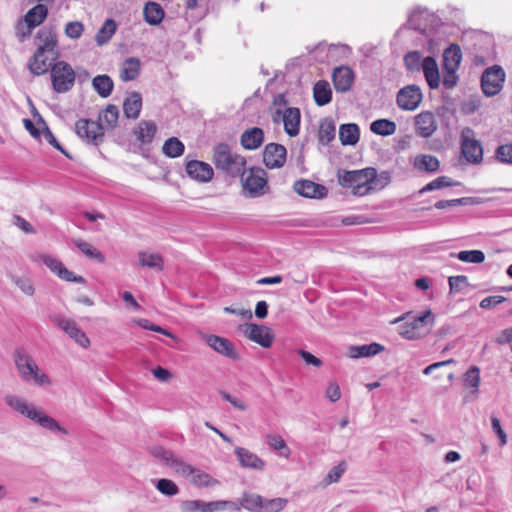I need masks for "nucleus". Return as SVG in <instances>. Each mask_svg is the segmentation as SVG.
I'll return each instance as SVG.
<instances>
[{
	"label": "nucleus",
	"mask_w": 512,
	"mask_h": 512,
	"mask_svg": "<svg viewBox=\"0 0 512 512\" xmlns=\"http://www.w3.org/2000/svg\"><path fill=\"white\" fill-rule=\"evenodd\" d=\"M5 403L11 409L37 423L44 429L60 432L64 435L68 434L67 429L62 427L54 418L22 397L8 395L5 397Z\"/></svg>",
	"instance_id": "1"
},
{
	"label": "nucleus",
	"mask_w": 512,
	"mask_h": 512,
	"mask_svg": "<svg viewBox=\"0 0 512 512\" xmlns=\"http://www.w3.org/2000/svg\"><path fill=\"white\" fill-rule=\"evenodd\" d=\"M377 182V171L373 167L338 172V183L344 188H351L356 196H365L376 191Z\"/></svg>",
	"instance_id": "2"
},
{
	"label": "nucleus",
	"mask_w": 512,
	"mask_h": 512,
	"mask_svg": "<svg viewBox=\"0 0 512 512\" xmlns=\"http://www.w3.org/2000/svg\"><path fill=\"white\" fill-rule=\"evenodd\" d=\"M13 359L23 381L38 386L51 385L50 378L40 370L33 357L25 349L17 348L13 353Z\"/></svg>",
	"instance_id": "3"
},
{
	"label": "nucleus",
	"mask_w": 512,
	"mask_h": 512,
	"mask_svg": "<svg viewBox=\"0 0 512 512\" xmlns=\"http://www.w3.org/2000/svg\"><path fill=\"white\" fill-rule=\"evenodd\" d=\"M212 160L216 169L232 177L243 174L246 165V159L233 153L230 146L225 143L214 147Z\"/></svg>",
	"instance_id": "4"
},
{
	"label": "nucleus",
	"mask_w": 512,
	"mask_h": 512,
	"mask_svg": "<svg viewBox=\"0 0 512 512\" xmlns=\"http://www.w3.org/2000/svg\"><path fill=\"white\" fill-rule=\"evenodd\" d=\"M406 320L399 326V334L407 340H418L425 337L434 325V314L428 310L419 316L410 317L409 314L395 320Z\"/></svg>",
	"instance_id": "5"
},
{
	"label": "nucleus",
	"mask_w": 512,
	"mask_h": 512,
	"mask_svg": "<svg viewBox=\"0 0 512 512\" xmlns=\"http://www.w3.org/2000/svg\"><path fill=\"white\" fill-rule=\"evenodd\" d=\"M52 87L57 93H65L72 89L75 82V72L70 64L58 61L50 69Z\"/></svg>",
	"instance_id": "6"
},
{
	"label": "nucleus",
	"mask_w": 512,
	"mask_h": 512,
	"mask_svg": "<svg viewBox=\"0 0 512 512\" xmlns=\"http://www.w3.org/2000/svg\"><path fill=\"white\" fill-rule=\"evenodd\" d=\"M461 153L471 164H480L483 160L482 144L475 139L474 131L470 128H465L461 132Z\"/></svg>",
	"instance_id": "7"
},
{
	"label": "nucleus",
	"mask_w": 512,
	"mask_h": 512,
	"mask_svg": "<svg viewBox=\"0 0 512 512\" xmlns=\"http://www.w3.org/2000/svg\"><path fill=\"white\" fill-rule=\"evenodd\" d=\"M76 134L89 144L99 145L103 141V124L88 119H80L75 124Z\"/></svg>",
	"instance_id": "8"
},
{
	"label": "nucleus",
	"mask_w": 512,
	"mask_h": 512,
	"mask_svg": "<svg viewBox=\"0 0 512 512\" xmlns=\"http://www.w3.org/2000/svg\"><path fill=\"white\" fill-rule=\"evenodd\" d=\"M505 81V72L502 67L494 65L487 68L481 77V87L486 96L498 94Z\"/></svg>",
	"instance_id": "9"
},
{
	"label": "nucleus",
	"mask_w": 512,
	"mask_h": 512,
	"mask_svg": "<svg viewBox=\"0 0 512 512\" xmlns=\"http://www.w3.org/2000/svg\"><path fill=\"white\" fill-rule=\"evenodd\" d=\"M423 94L418 85L412 84L401 88L396 96V102L404 111L416 110L422 102Z\"/></svg>",
	"instance_id": "10"
},
{
	"label": "nucleus",
	"mask_w": 512,
	"mask_h": 512,
	"mask_svg": "<svg viewBox=\"0 0 512 512\" xmlns=\"http://www.w3.org/2000/svg\"><path fill=\"white\" fill-rule=\"evenodd\" d=\"M52 321L82 348L90 346V340L86 333L74 320L56 315L52 317Z\"/></svg>",
	"instance_id": "11"
},
{
	"label": "nucleus",
	"mask_w": 512,
	"mask_h": 512,
	"mask_svg": "<svg viewBox=\"0 0 512 512\" xmlns=\"http://www.w3.org/2000/svg\"><path fill=\"white\" fill-rule=\"evenodd\" d=\"M242 176L243 187L246 189L250 195L258 196L263 193V189L267 185L266 173L263 169L260 168H251L248 175Z\"/></svg>",
	"instance_id": "12"
},
{
	"label": "nucleus",
	"mask_w": 512,
	"mask_h": 512,
	"mask_svg": "<svg viewBox=\"0 0 512 512\" xmlns=\"http://www.w3.org/2000/svg\"><path fill=\"white\" fill-rule=\"evenodd\" d=\"M244 334L251 341L259 344L263 348H269L272 345L274 336L271 330L263 325L249 323L244 326Z\"/></svg>",
	"instance_id": "13"
},
{
	"label": "nucleus",
	"mask_w": 512,
	"mask_h": 512,
	"mask_svg": "<svg viewBox=\"0 0 512 512\" xmlns=\"http://www.w3.org/2000/svg\"><path fill=\"white\" fill-rule=\"evenodd\" d=\"M286 148L277 143H269L263 151V162L269 169L280 168L286 161Z\"/></svg>",
	"instance_id": "14"
},
{
	"label": "nucleus",
	"mask_w": 512,
	"mask_h": 512,
	"mask_svg": "<svg viewBox=\"0 0 512 512\" xmlns=\"http://www.w3.org/2000/svg\"><path fill=\"white\" fill-rule=\"evenodd\" d=\"M203 339L208 344V346L217 353L222 354L230 359H238V353L233 343L229 339L212 334L203 335Z\"/></svg>",
	"instance_id": "15"
},
{
	"label": "nucleus",
	"mask_w": 512,
	"mask_h": 512,
	"mask_svg": "<svg viewBox=\"0 0 512 512\" xmlns=\"http://www.w3.org/2000/svg\"><path fill=\"white\" fill-rule=\"evenodd\" d=\"M186 172L190 178L201 183L211 181L214 176V171L211 165L198 160H191L187 162Z\"/></svg>",
	"instance_id": "16"
},
{
	"label": "nucleus",
	"mask_w": 512,
	"mask_h": 512,
	"mask_svg": "<svg viewBox=\"0 0 512 512\" xmlns=\"http://www.w3.org/2000/svg\"><path fill=\"white\" fill-rule=\"evenodd\" d=\"M294 191L306 198H324L327 195V188L311 180H298L294 183Z\"/></svg>",
	"instance_id": "17"
},
{
	"label": "nucleus",
	"mask_w": 512,
	"mask_h": 512,
	"mask_svg": "<svg viewBox=\"0 0 512 512\" xmlns=\"http://www.w3.org/2000/svg\"><path fill=\"white\" fill-rule=\"evenodd\" d=\"M416 133L423 138L431 137L437 130V123L432 112L424 111L415 116Z\"/></svg>",
	"instance_id": "18"
},
{
	"label": "nucleus",
	"mask_w": 512,
	"mask_h": 512,
	"mask_svg": "<svg viewBox=\"0 0 512 512\" xmlns=\"http://www.w3.org/2000/svg\"><path fill=\"white\" fill-rule=\"evenodd\" d=\"M40 45L37 50L48 53L52 60L58 57L56 33L52 28H42L38 32Z\"/></svg>",
	"instance_id": "19"
},
{
	"label": "nucleus",
	"mask_w": 512,
	"mask_h": 512,
	"mask_svg": "<svg viewBox=\"0 0 512 512\" xmlns=\"http://www.w3.org/2000/svg\"><path fill=\"white\" fill-rule=\"evenodd\" d=\"M332 78L337 92H347L352 86L354 73L351 68L340 66L334 69Z\"/></svg>",
	"instance_id": "20"
},
{
	"label": "nucleus",
	"mask_w": 512,
	"mask_h": 512,
	"mask_svg": "<svg viewBox=\"0 0 512 512\" xmlns=\"http://www.w3.org/2000/svg\"><path fill=\"white\" fill-rule=\"evenodd\" d=\"M301 113L296 107H289L284 110L282 122L284 123V130L290 137H295L299 134Z\"/></svg>",
	"instance_id": "21"
},
{
	"label": "nucleus",
	"mask_w": 512,
	"mask_h": 512,
	"mask_svg": "<svg viewBox=\"0 0 512 512\" xmlns=\"http://www.w3.org/2000/svg\"><path fill=\"white\" fill-rule=\"evenodd\" d=\"M480 369L477 366H472L463 375V384L470 392L465 396V401L474 400L478 397L480 386Z\"/></svg>",
	"instance_id": "22"
},
{
	"label": "nucleus",
	"mask_w": 512,
	"mask_h": 512,
	"mask_svg": "<svg viewBox=\"0 0 512 512\" xmlns=\"http://www.w3.org/2000/svg\"><path fill=\"white\" fill-rule=\"evenodd\" d=\"M235 454L239 460V463L244 468H250L254 470H263L265 463L256 454L250 452L246 448L237 447Z\"/></svg>",
	"instance_id": "23"
},
{
	"label": "nucleus",
	"mask_w": 512,
	"mask_h": 512,
	"mask_svg": "<svg viewBox=\"0 0 512 512\" xmlns=\"http://www.w3.org/2000/svg\"><path fill=\"white\" fill-rule=\"evenodd\" d=\"M462 59L461 49L457 44H451L443 52V69L457 72Z\"/></svg>",
	"instance_id": "24"
},
{
	"label": "nucleus",
	"mask_w": 512,
	"mask_h": 512,
	"mask_svg": "<svg viewBox=\"0 0 512 512\" xmlns=\"http://www.w3.org/2000/svg\"><path fill=\"white\" fill-rule=\"evenodd\" d=\"M264 141V132L259 127L245 130L241 135V145L247 150L259 148Z\"/></svg>",
	"instance_id": "25"
},
{
	"label": "nucleus",
	"mask_w": 512,
	"mask_h": 512,
	"mask_svg": "<svg viewBox=\"0 0 512 512\" xmlns=\"http://www.w3.org/2000/svg\"><path fill=\"white\" fill-rule=\"evenodd\" d=\"M423 64L421 70H423L428 86L431 89L438 88L440 85V75L436 60L431 56L424 57Z\"/></svg>",
	"instance_id": "26"
},
{
	"label": "nucleus",
	"mask_w": 512,
	"mask_h": 512,
	"mask_svg": "<svg viewBox=\"0 0 512 512\" xmlns=\"http://www.w3.org/2000/svg\"><path fill=\"white\" fill-rule=\"evenodd\" d=\"M157 127L153 121L142 120L134 129L133 134L141 145L150 144L156 134Z\"/></svg>",
	"instance_id": "27"
},
{
	"label": "nucleus",
	"mask_w": 512,
	"mask_h": 512,
	"mask_svg": "<svg viewBox=\"0 0 512 512\" xmlns=\"http://www.w3.org/2000/svg\"><path fill=\"white\" fill-rule=\"evenodd\" d=\"M51 56L48 53L36 50L33 57L29 61V69L34 75H42L49 70Z\"/></svg>",
	"instance_id": "28"
},
{
	"label": "nucleus",
	"mask_w": 512,
	"mask_h": 512,
	"mask_svg": "<svg viewBox=\"0 0 512 512\" xmlns=\"http://www.w3.org/2000/svg\"><path fill=\"white\" fill-rule=\"evenodd\" d=\"M142 108V96L138 92H132L123 103V112L128 119H137Z\"/></svg>",
	"instance_id": "29"
},
{
	"label": "nucleus",
	"mask_w": 512,
	"mask_h": 512,
	"mask_svg": "<svg viewBox=\"0 0 512 512\" xmlns=\"http://www.w3.org/2000/svg\"><path fill=\"white\" fill-rule=\"evenodd\" d=\"M360 137V129L355 123H347L342 124L339 128V139L341 144L346 145H355L359 141Z\"/></svg>",
	"instance_id": "30"
},
{
	"label": "nucleus",
	"mask_w": 512,
	"mask_h": 512,
	"mask_svg": "<svg viewBox=\"0 0 512 512\" xmlns=\"http://www.w3.org/2000/svg\"><path fill=\"white\" fill-rule=\"evenodd\" d=\"M141 62L136 57L127 58L121 67L120 78L122 81H132L137 78L140 73Z\"/></svg>",
	"instance_id": "31"
},
{
	"label": "nucleus",
	"mask_w": 512,
	"mask_h": 512,
	"mask_svg": "<svg viewBox=\"0 0 512 512\" xmlns=\"http://www.w3.org/2000/svg\"><path fill=\"white\" fill-rule=\"evenodd\" d=\"M414 167L421 172L434 173L439 170L440 162L430 154H420L414 159Z\"/></svg>",
	"instance_id": "32"
},
{
	"label": "nucleus",
	"mask_w": 512,
	"mask_h": 512,
	"mask_svg": "<svg viewBox=\"0 0 512 512\" xmlns=\"http://www.w3.org/2000/svg\"><path fill=\"white\" fill-rule=\"evenodd\" d=\"M143 14L145 21L153 26L160 24L165 16L163 8L156 2L146 3Z\"/></svg>",
	"instance_id": "33"
},
{
	"label": "nucleus",
	"mask_w": 512,
	"mask_h": 512,
	"mask_svg": "<svg viewBox=\"0 0 512 512\" xmlns=\"http://www.w3.org/2000/svg\"><path fill=\"white\" fill-rule=\"evenodd\" d=\"M384 350V346L379 343L365 344L361 346L349 347V356L351 358L371 357Z\"/></svg>",
	"instance_id": "34"
},
{
	"label": "nucleus",
	"mask_w": 512,
	"mask_h": 512,
	"mask_svg": "<svg viewBox=\"0 0 512 512\" xmlns=\"http://www.w3.org/2000/svg\"><path fill=\"white\" fill-rule=\"evenodd\" d=\"M47 14V7L43 4H37L25 15V22L30 29L35 28L46 19Z\"/></svg>",
	"instance_id": "35"
},
{
	"label": "nucleus",
	"mask_w": 512,
	"mask_h": 512,
	"mask_svg": "<svg viewBox=\"0 0 512 512\" xmlns=\"http://www.w3.org/2000/svg\"><path fill=\"white\" fill-rule=\"evenodd\" d=\"M314 100L318 106L328 104L332 99V90L330 85L325 80H320L315 83L313 88Z\"/></svg>",
	"instance_id": "36"
},
{
	"label": "nucleus",
	"mask_w": 512,
	"mask_h": 512,
	"mask_svg": "<svg viewBox=\"0 0 512 512\" xmlns=\"http://www.w3.org/2000/svg\"><path fill=\"white\" fill-rule=\"evenodd\" d=\"M92 87L102 98H107L111 95L114 83L113 80L106 74L97 75L92 80Z\"/></svg>",
	"instance_id": "37"
},
{
	"label": "nucleus",
	"mask_w": 512,
	"mask_h": 512,
	"mask_svg": "<svg viewBox=\"0 0 512 512\" xmlns=\"http://www.w3.org/2000/svg\"><path fill=\"white\" fill-rule=\"evenodd\" d=\"M190 481L193 485L202 487H214L220 484V482L213 478L210 474L197 469L194 467V472L190 474Z\"/></svg>",
	"instance_id": "38"
},
{
	"label": "nucleus",
	"mask_w": 512,
	"mask_h": 512,
	"mask_svg": "<svg viewBox=\"0 0 512 512\" xmlns=\"http://www.w3.org/2000/svg\"><path fill=\"white\" fill-rule=\"evenodd\" d=\"M117 29V24L113 19H107L95 35V41L102 46L110 41Z\"/></svg>",
	"instance_id": "39"
},
{
	"label": "nucleus",
	"mask_w": 512,
	"mask_h": 512,
	"mask_svg": "<svg viewBox=\"0 0 512 512\" xmlns=\"http://www.w3.org/2000/svg\"><path fill=\"white\" fill-rule=\"evenodd\" d=\"M138 260L142 267H148L157 271H162L164 268L163 258L156 253L139 252Z\"/></svg>",
	"instance_id": "40"
},
{
	"label": "nucleus",
	"mask_w": 512,
	"mask_h": 512,
	"mask_svg": "<svg viewBox=\"0 0 512 512\" xmlns=\"http://www.w3.org/2000/svg\"><path fill=\"white\" fill-rule=\"evenodd\" d=\"M119 118V109L116 105L109 104L99 115V123H104L107 129H114Z\"/></svg>",
	"instance_id": "41"
},
{
	"label": "nucleus",
	"mask_w": 512,
	"mask_h": 512,
	"mask_svg": "<svg viewBox=\"0 0 512 512\" xmlns=\"http://www.w3.org/2000/svg\"><path fill=\"white\" fill-rule=\"evenodd\" d=\"M397 126L395 122L388 119H377L370 125V130L374 134L380 136H390L396 132Z\"/></svg>",
	"instance_id": "42"
},
{
	"label": "nucleus",
	"mask_w": 512,
	"mask_h": 512,
	"mask_svg": "<svg viewBox=\"0 0 512 512\" xmlns=\"http://www.w3.org/2000/svg\"><path fill=\"white\" fill-rule=\"evenodd\" d=\"M185 150L184 144L176 137L167 139L163 146L162 152L169 158H177L183 155Z\"/></svg>",
	"instance_id": "43"
},
{
	"label": "nucleus",
	"mask_w": 512,
	"mask_h": 512,
	"mask_svg": "<svg viewBox=\"0 0 512 512\" xmlns=\"http://www.w3.org/2000/svg\"><path fill=\"white\" fill-rule=\"evenodd\" d=\"M262 498L263 497L259 494L245 492L243 493L238 506H240V510L244 508L250 512H259Z\"/></svg>",
	"instance_id": "44"
},
{
	"label": "nucleus",
	"mask_w": 512,
	"mask_h": 512,
	"mask_svg": "<svg viewBox=\"0 0 512 512\" xmlns=\"http://www.w3.org/2000/svg\"><path fill=\"white\" fill-rule=\"evenodd\" d=\"M335 123L333 120L325 118L321 121L319 127V141L322 144H328L335 138Z\"/></svg>",
	"instance_id": "45"
},
{
	"label": "nucleus",
	"mask_w": 512,
	"mask_h": 512,
	"mask_svg": "<svg viewBox=\"0 0 512 512\" xmlns=\"http://www.w3.org/2000/svg\"><path fill=\"white\" fill-rule=\"evenodd\" d=\"M228 509L240 511V506L238 503L228 500L204 502L203 512H220Z\"/></svg>",
	"instance_id": "46"
},
{
	"label": "nucleus",
	"mask_w": 512,
	"mask_h": 512,
	"mask_svg": "<svg viewBox=\"0 0 512 512\" xmlns=\"http://www.w3.org/2000/svg\"><path fill=\"white\" fill-rule=\"evenodd\" d=\"M73 243L88 258L94 259L99 263H103L105 261L104 255L88 242L81 239H76L73 241Z\"/></svg>",
	"instance_id": "47"
},
{
	"label": "nucleus",
	"mask_w": 512,
	"mask_h": 512,
	"mask_svg": "<svg viewBox=\"0 0 512 512\" xmlns=\"http://www.w3.org/2000/svg\"><path fill=\"white\" fill-rule=\"evenodd\" d=\"M267 444L271 449L278 451L281 457L288 458L291 454L289 447L280 435H267Z\"/></svg>",
	"instance_id": "48"
},
{
	"label": "nucleus",
	"mask_w": 512,
	"mask_h": 512,
	"mask_svg": "<svg viewBox=\"0 0 512 512\" xmlns=\"http://www.w3.org/2000/svg\"><path fill=\"white\" fill-rule=\"evenodd\" d=\"M288 503L286 498L277 497L272 499L262 498V503L259 512H280Z\"/></svg>",
	"instance_id": "49"
},
{
	"label": "nucleus",
	"mask_w": 512,
	"mask_h": 512,
	"mask_svg": "<svg viewBox=\"0 0 512 512\" xmlns=\"http://www.w3.org/2000/svg\"><path fill=\"white\" fill-rule=\"evenodd\" d=\"M405 67L411 72H419L423 67L424 58L419 51H410L403 58Z\"/></svg>",
	"instance_id": "50"
},
{
	"label": "nucleus",
	"mask_w": 512,
	"mask_h": 512,
	"mask_svg": "<svg viewBox=\"0 0 512 512\" xmlns=\"http://www.w3.org/2000/svg\"><path fill=\"white\" fill-rule=\"evenodd\" d=\"M451 257H456L462 262L479 264L485 260V255L481 250L460 251L459 253H451Z\"/></svg>",
	"instance_id": "51"
},
{
	"label": "nucleus",
	"mask_w": 512,
	"mask_h": 512,
	"mask_svg": "<svg viewBox=\"0 0 512 512\" xmlns=\"http://www.w3.org/2000/svg\"><path fill=\"white\" fill-rule=\"evenodd\" d=\"M156 489L163 495L173 497L179 493V487L170 479L162 478L155 481Z\"/></svg>",
	"instance_id": "52"
},
{
	"label": "nucleus",
	"mask_w": 512,
	"mask_h": 512,
	"mask_svg": "<svg viewBox=\"0 0 512 512\" xmlns=\"http://www.w3.org/2000/svg\"><path fill=\"white\" fill-rule=\"evenodd\" d=\"M453 185H455V183L452 182V180L449 177H447V176H440V177L432 180L428 184H426L419 191V193L423 194V193H426V192H430V191H433V190H438V189H441V188H444V187H450V186H453Z\"/></svg>",
	"instance_id": "53"
},
{
	"label": "nucleus",
	"mask_w": 512,
	"mask_h": 512,
	"mask_svg": "<svg viewBox=\"0 0 512 512\" xmlns=\"http://www.w3.org/2000/svg\"><path fill=\"white\" fill-rule=\"evenodd\" d=\"M12 282L27 296H34L35 287L31 279L27 277L12 276Z\"/></svg>",
	"instance_id": "54"
},
{
	"label": "nucleus",
	"mask_w": 512,
	"mask_h": 512,
	"mask_svg": "<svg viewBox=\"0 0 512 512\" xmlns=\"http://www.w3.org/2000/svg\"><path fill=\"white\" fill-rule=\"evenodd\" d=\"M346 468L347 465L345 461H341L338 465L334 466L324 478V484L330 485L332 483H337L345 473Z\"/></svg>",
	"instance_id": "55"
},
{
	"label": "nucleus",
	"mask_w": 512,
	"mask_h": 512,
	"mask_svg": "<svg viewBox=\"0 0 512 512\" xmlns=\"http://www.w3.org/2000/svg\"><path fill=\"white\" fill-rule=\"evenodd\" d=\"M171 468L175 470L176 473L180 474L183 477H189L191 473L194 472V467L182 459L174 456L173 460L169 464Z\"/></svg>",
	"instance_id": "56"
},
{
	"label": "nucleus",
	"mask_w": 512,
	"mask_h": 512,
	"mask_svg": "<svg viewBox=\"0 0 512 512\" xmlns=\"http://www.w3.org/2000/svg\"><path fill=\"white\" fill-rule=\"evenodd\" d=\"M495 157L501 163L512 165V144L498 146L495 151Z\"/></svg>",
	"instance_id": "57"
},
{
	"label": "nucleus",
	"mask_w": 512,
	"mask_h": 512,
	"mask_svg": "<svg viewBox=\"0 0 512 512\" xmlns=\"http://www.w3.org/2000/svg\"><path fill=\"white\" fill-rule=\"evenodd\" d=\"M83 32L84 25L80 21H71L65 26V35L70 39H79Z\"/></svg>",
	"instance_id": "58"
},
{
	"label": "nucleus",
	"mask_w": 512,
	"mask_h": 512,
	"mask_svg": "<svg viewBox=\"0 0 512 512\" xmlns=\"http://www.w3.org/2000/svg\"><path fill=\"white\" fill-rule=\"evenodd\" d=\"M448 282L452 293H459L468 286V278L464 275L451 276Z\"/></svg>",
	"instance_id": "59"
},
{
	"label": "nucleus",
	"mask_w": 512,
	"mask_h": 512,
	"mask_svg": "<svg viewBox=\"0 0 512 512\" xmlns=\"http://www.w3.org/2000/svg\"><path fill=\"white\" fill-rule=\"evenodd\" d=\"M150 452L155 458L163 461L168 466L174 458L172 451L167 450L161 446H155L151 448Z\"/></svg>",
	"instance_id": "60"
},
{
	"label": "nucleus",
	"mask_w": 512,
	"mask_h": 512,
	"mask_svg": "<svg viewBox=\"0 0 512 512\" xmlns=\"http://www.w3.org/2000/svg\"><path fill=\"white\" fill-rule=\"evenodd\" d=\"M204 501L184 500L180 503L181 512H203Z\"/></svg>",
	"instance_id": "61"
},
{
	"label": "nucleus",
	"mask_w": 512,
	"mask_h": 512,
	"mask_svg": "<svg viewBox=\"0 0 512 512\" xmlns=\"http://www.w3.org/2000/svg\"><path fill=\"white\" fill-rule=\"evenodd\" d=\"M469 201H470V198H468V197L452 199V200H440V201H437L434 206L437 209H445V208L453 207V206L466 205L469 203Z\"/></svg>",
	"instance_id": "62"
},
{
	"label": "nucleus",
	"mask_w": 512,
	"mask_h": 512,
	"mask_svg": "<svg viewBox=\"0 0 512 512\" xmlns=\"http://www.w3.org/2000/svg\"><path fill=\"white\" fill-rule=\"evenodd\" d=\"M58 277L62 280L68 281V282H76L80 284H85L86 280L82 276H76L72 271L68 270L65 266L62 270H60V274Z\"/></svg>",
	"instance_id": "63"
},
{
	"label": "nucleus",
	"mask_w": 512,
	"mask_h": 512,
	"mask_svg": "<svg viewBox=\"0 0 512 512\" xmlns=\"http://www.w3.org/2000/svg\"><path fill=\"white\" fill-rule=\"evenodd\" d=\"M43 263L57 276L60 274V270L64 267L61 261L51 256H44Z\"/></svg>",
	"instance_id": "64"
}]
</instances>
